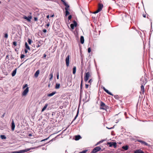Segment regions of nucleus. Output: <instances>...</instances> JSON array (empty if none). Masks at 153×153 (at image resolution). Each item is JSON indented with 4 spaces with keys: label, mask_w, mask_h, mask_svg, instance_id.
<instances>
[{
    "label": "nucleus",
    "mask_w": 153,
    "mask_h": 153,
    "mask_svg": "<svg viewBox=\"0 0 153 153\" xmlns=\"http://www.w3.org/2000/svg\"><path fill=\"white\" fill-rule=\"evenodd\" d=\"M103 7V4L101 3H99L98 5V9L94 12V13H97L100 12L102 9Z\"/></svg>",
    "instance_id": "nucleus-1"
},
{
    "label": "nucleus",
    "mask_w": 153,
    "mask_h": 153,
    "mask_svg": "<svg viewBox=\"0 0 153 153\" xmlns=\"http://www.w3.org/2000/svg\"><path fill=\"white\" fill-rule=\"evenodd\" d=\"M91 76V73L90 72H88L86 73L84 78L85 81V82H87Z\"/></svg>",
    "instance_id": "nucleus-2"
},
{
    "label": "nucleus",
    "mask_w": 153,
    "mask_h": 153,
    "mask_svg": "<svg viewBox=\"0 0 153 153\" xmlns=\"http://www.w3.org/2000/svg\"><path fill=\"white\" fill-rule=\"evenodd\" d=\"M29 91V88L27 87L26 88L24 91L22 93V96H25Z\"/></svg>",
    "instance_id": "nucleus-3"
},
{
    "label": "nucleus",
    "mask_w": 153,
    "mask_h": 153,
    "mask_svg": "<svg viewBox=\"0 0 153 153\" xmlns=\"http://www.w3.org/2000/svg\"><path fill=\"white\" fill-rule=\"evenodd\" d=\"M101 149L99 146H97L94 149L93 151H92V153H95L100 150Z\"/></svg>",
    "instance_id": "nucleus-4"
},
{
    "label": "nucleus",
    "mask_w": 153,
    "mask_h": 153,
    "mask_svg": "<svg viewBox=\"0 0 153 153\" xmlns=\"http://www.w3.org/2000/svg\"><path fill=\"white\" fill-rule=\"evenodd\" d=\"M107 144L109 145L110 147H112V146H113L114 148H116L117 147V143L116 142H108L107 143Z\"/></svg>",
    "instance_id": "nucleus-5"
},
{
    "label": "nucleus",
    "mask_w": 153,
    "mask_h": 153,
    "mask_svg": "<svg viewBox=\"0 0 153 153\" xmlns=\"http://www.w3.org/2000/svg\"><path fill=\"white\" fill-rule=\"evenodd\" d=\"M69 59H70V56H69V55H68L66 57V59H65L66 64V65L67 67H68L69 66Z\"/></svg>",
    "instance_id": "nucleus-6"
},
{
    "label": "nucleus",
    "mask_w": 153,
    "mask_h": 153,
    "mask_svg": "<svg viewBox=\"0 0 153 153\" xmlns=\"http://www.w3.org/2000/svg\"><path fill=\"white\" fill-rule=\"evenodd\" d=\"M23 18L27 20L28 22H30V21L32 19V16L31 15H30L28 17H27L26 16H23Z\"/></svg>",
    "instance_id": "nucleus-7"
},
{
    "label": "nucleus",
    "mask_w": 153,
    "mask_h": 153,
    "mask_svg": "<svg viewBox=\"0 0 153 153\" xmlns=\"http://www.w3.org/2000/svg\"><path fill=\"white\" fill-rule=\"evenodd\" d=\"M77 25V23L75 21H74V23L71 24L70 25V26L71 28L72 29H74V28L75 27H76V26Z\"/></svg>",
    "instance_id": "nucleus-8"
},
{
    "label": "nucleus",
    "mask_w": 153,
    "mask_h": 153,
    "mask_svg": "<svg viewBox=\"0 0 153 153\" xmlns=\"http://www.w3.org/2000/svg\"><path fill=\"white\" fill-rule=\"evenodd\" d=\"M100 108L101 109H105V103L102 102H101Z\"/></svg>",
    "instance_id": "nucleus-9"
},
{
    "label": "nucleus",
    "mask_w": 153,
    "mask_h": 153,
    "mask_svg": "<svg viewBox=\"0 0 153 153\" xmlns=\"http://www.w3.org/2000/svg\"><path fill=\"white\" fill-rule=\"evenodd\" d=\"M111 110V108L108 106H106V111L107 112V114H109Z\"/></svg>",
    "instance_id": "nucleus-10"
},
{
    "label": "nucleus",
    "mask_w": 153,
    "mask_h": 153,
    "mask_svg": "<svg viewBox=\"0 0 153 153\" xmlns=\"http://www.w3.org/2000/svg\"><path fill=\"white\" fill-rule=\"evenodd\" d=\"M28 150H21L19 151H16L14 152L13 153H23L27 152Z\"/></svg>",
    "instance_id": "nucleus-11"
},
{
    "label": "nucleus",
    "mask_w": 153,
    "mask_h": 153,
    "mask_svg": "<svg viewBox=\"0 0 153 153\" xmlns=\"http://www.w3.org/2000/svg\"><path fill=\"white\" fill-rule=\"evenodd\" d=\"M138 142L141 143L142 144H143L145 146H148V144L144 141L140 140H137Z\"/></svg>",
    "instance_id": "nucleus-12"
},
{
    "label": "nucleus",
    "mask_w": 153,
    "mask_h": 153,
    "mask_svg": "<svg viewBox=\"0 0 153 153\" xmlns=\"http://www.w3.org/2000/svg\"><path fill=\"white\" fill-rule=\"evenodd\" d=\"M134 153H145L143 151L140 149H137L135 150Z\"/></svg>",
    "instance_id": "nucleus-13"
},
{
    "label": "nucleus",
    "mask_w": 153,
    "mask_h": 153,
    "mask_svg": "<svg viewBox=\"0 0 153 153\" xmlns=\"http://www.w3.org/2000/svg\"><path fill=\"white\" fill-rule=\"evenodd\" d=\"M15 127V124L13 121L12 123L11 128L13 131H14Z\"/></svg>",
    "instance_id": "nucleus-14"
},
{
    "label": "nucleus",
    "mask_w": 153,
    "mask_h": 153,
    "mask_svg": "<svg viewBox=\"0 0 153 153\" xmlns=\"http://www.w3.org/2000/svg\"><path fill=\"white\" fill-rule=\"evenodd\" d=\"M65 13H66V16L68 15L70 13L68 11V10H69V8H67V7H65Z\"/></svg>",
    "instance_id": "nucleus-15"
},
{
    "label": "nucleus",
    "mask_w": 153,
    "mask_h": 153,
    "mask_svg": "<svg viewBox=\"0 0 153 153\" xmlns=\"http://www.w3.org/2000/svg\"><path fill=\"white\" fill-rule=\"evenodd\" d=\"M84 42V37L82 36H81L80 37V42L81 44H83Z\"/></svg>",
    "instance_id": "nucleus-16"
},
{
    "label": "nucleus",
    "mask_w": 153,
    "mask_h": 153,
    "mask_svg": "<svg viewBox=\"0 0 153 153\" xmlns=\"http://www.w3.org/2000/svg\"><path fill=\"white\" fill-rule=\"evenodd\" d=\"M48 105V104L47 103L45 105V106L42 108V112L44 111L46 109Z\"/></svg>",
    "instance_id": "nucleus-17"
},
{
    "label": "nucleus",
    "mask_w": 153,
    "mask_h": 153,
    "mask_svg": "<svg viewBox=\"0 0 153 153\" xmlns=\"http://www.w3.org/2000/svg\"><path fill=\"white\" fill-rule=\"evenodd\" d=\"M81 136L79 135H78L76 136H75V140H79L81 138Z\"/></svg>",
    "instance_id": "nucleus-18"
},
{
    "label": "nucleus",
    "mask_w": 153,
    "mask_h": 153,
    "mask_svg": "<svg viewBox=\"0 0 153 153\" xmlns=\"http://www.w3.org/2000/svg\"><path fill=\"white\" fill-rule=\"evenodd\" d=\"M16 70H17V69L16 68L12 72V76H15V75H16Z\"/></svg>",
    "instance_id": "nucleus-19"
},
{
    "label": "nucleus",
    "mask_w": 153,
    "mask_h": 153,
    "mask_svg": "<svg viewBox=\"0 0 153 153\" xmlns=\"http://www.w3.org/2000/svg\"><path fill=\"white\" fill-rule=\"evenodd\" d=\"M39 70H38L35 73L34 76L35 77H38L39 74Z\"/></svg>",
    "instance_id": "nucleus-20"
},
{
    "label": "nucleus",
    "mask_w": 153,
    "mask_h": 153,
    "mask_svg": "<svg viewBox=\"0 0 153 153\" xmlns=\"http://www.w3.org/2000/svg\"><path fill=\"white\" fill-rule=\"evenodd\" d=\"M56 93V92H53L51 93L48 94V97H51L53 96L54 94H55Z\"/></svg>",
    "instance_id": "nucleus-21"
},
{
    "label": "nucleus",
    "mask_w": 153,
    "mask_h": 153,
    "mask_svg": "<svg viewBox=\"0 0 153 153\" xmlns=\"http://www.w3.org/2000/svg\"><path fill=\"white\" fill-rule=\"evenodd\" d=\"M122 149H124L125 150H127L128 149V146L127 145L125 146H123L122 147Z\"/></svg>",
    "instance_id": "nucleus-22"
},
{
    "label": "nucleus",
    "mask_w": 153,
    "mask_h": 153,
    "mask_svg": "<svg viewBox=\"0 0 153 153\" xmlns=\"http://www.w3.org/2000/svg\"><path fill=\"white\" fill-rule=\"evenodd\" d=\"M25 46L26 48L29 50H30V48L29 47V46L28 45L27 43L26 42L25 43Z\"/></svg>",
    "instance_id": "nucleus-23"
},
{
    "label": "nucleus",
    "mask_w": 153,
    "mask_h": 153,
    "mask_svg": "<svg viewBox=\"0 0 153 153\" xmlns=\"http://www.w3.org/2000/svg\"><path fill=\"white\" fill-rule=\"evenodd\" d=\"M76 67L74 66L73 67V74H75L76 72Z\"/></svg>",
    "instance_id": "nucleus-24"
},
{
    "label": "nucleus",
    "mask_w": 153,
    "mask_h": 153,
    "mask_svg": "<svg viewBox=\"0 0 153 153\" xmlns=\"http://www.w3.org/2000/svg\"><path fill=\"white\" fill-rule=\"evenodd\" d=\"M141 91L143 93L144 92V86L143 85H142L141 86Z\"/></svg>",
    "instance_id": "nucleus-25"
},
{
    "label": "nucleus",
    "mask_w": 153,
    "mask_h": 153,
    "mask_svg": "<svg viewBox=\"0 0 153 153\" xmlns=\"http://www.w3.org/2000/svg\"><path fill=\"white\" fill-rule=\"evenodd\" d=\"M63 1L64 4L66 6L65 7H67V8H69V6L65 2Z\"/></svg>",
    "instance_id": "nucleus-26"
},
{
    "label": "nucleus",
    "mask_w": 153,
    "mask_h": 153,
    "mask_svg": "<svg viewBox=\"0 0 153 153\" xmlns=\"http://www.w3.org/2000/svg\"><path fill=\"white\" fill-rule=\"evenodd\" d=\"M63 1L64 4L66 6L65 7H67V8H69V6L65 2Z\"/></svg>",
    "instance_id": "nucleus-27"
},
{
    "label": "nucleus",
    "mask_w": 153,
    "mask_h": 153,
    "mask_svg": "<svg viewBox=\"0 0 153 153\" xmlns=\"http://www.w3.org/2000/svg\"><path fill=\"white\" fill-rule=\"evenodd\" d=\"M106 92L107 94H108L110 95H112V96H113V94H112L108 90H107L106 89Z\"/></svg>",
    "instance_id": "nucleus-28"
},
{
    "label": "nucleus",
    "mask_w": 153,
    "mask_h": 153,
    "mask_svg": "<svg viewBox=\"0 0 153 153\" xmlns=\"http://www.w3.org/2000/svg\"><path fill=\"white\" fill-rule=\"evenodd\" d=\"M60 87V84H56V85L55 88L56 89H58Z\"/></svg>",
    "instance_id": "nucleus-29"
},
{
    "label": "nucleus",
    "mask_w": 153,
    "mask_h": 153,
    "mask_svg": "<svg viewBox=\"0 0 153 153\" xmlns=\"http://www.w3.org/2000/svg\"><path fill=\"white\" fill-rule=\"evenodd\" d=\"M28 42L29 44L30 45L32 42V41L29 38L28 39Z\"/></svg>",
    "instance_id": "nucleus-30"
},
{
    "label": "nucleus",
    "mask_w": 153,
    "mask_h": 153,
    "mask_svg": "<svg viewBox=\"0 0 153 153\" xmlns=\"http://www.w3.org/2000/svg\"><path fill=\"white\" fill-rule=\"evenodd\" d=\"M82 81H83V80H82H82H81V85H80V88H81V89H82ZM82 91V90H80V94L81 93Z\"/></svg>",
    "instance_id": "nucleus-31"
},
{
    "label": "nucleus",
    "mask_w": 153,
    "mask_h": 153,
    "mask_svg": "<svg viewBox=\"0 0 153 153\" xmlns=\"http://www.w3.org/2000/svg\"><path fill=\"white\" fill-rule=\"evenodd\" d=\"M39 44H40V42L39 41L37 43V45H36V47L37 48H38V47H39L41 46V45H40Z\"/></svg>",
    "instance_id": "nucleus-32"
},
{
    "label": "nucleus",
    "mask_w": 153,
    "mask_h": 153,
    "mask_svg": "<svg viewBox=\"0 0 153 153\" xmlns=\"http://www.w3.org/2000/svg\"><path fill=\"white\" fill-rule=\"evenodd\" d=\"M103 141H104V140H102V141H100L97 142V143L95 145L97 146V145H99V144H100V143H102Z\"/></svg>",
    "instance_id": "nucleus-33"
},
{
    "label": "nucleus",
    "mask_w": 153,
    "mask_h": 153,
    "mask_svg": "<svg viewBox=\"0 0 153 153\" xmlns=\"http://www.w3.org/2000/svg\"><path fill=\"white\" fill-rule=\"evenodd\" d=\"M49 75L51 76V77L50 78V80H51L52 79L53 77V74L52 73H51Z\"/></svg>",
    "instance_id": "nucleus-34"
},
{
    "label": "nucleus",
    "mask_w": 153,
    "mask_h": 153,
    "mask_svg": "<svg viewBox=\"0 0 153 153\" xmlns=\"http://www.w3.org/2000/svg\"><path fill=\"white\" fill-rule=\"evenodd\" d=\"M13 44L15 46H17V42H13Z\"/></svg>",
    "instance_id": "nucleus-35"
},
{
    "label": "nucleus",
    "mask_w": 153,
    "mask_h": 153,
    "mask_svg": "<svg viewBox=\"0 0 153 153\" xmlns=\"http://www.w3.org/2000/svg\"><path fill=\"white\" fill-rule=\"evenodd\" d=\"M27 84H25V85H23V88L24 89L25 88L27 87Z\"/></svg>",
    "instance_id": "nucleus-36"
},
{
    "label": "nucleus",
    "mask_w": 153,
    "mask_h": 153,
    "mask_svg": "<svg viewBox=\"0 0 153 153\" xmlns=\"http://www.w3.org/2000/svg\"><path fill=\"white\" fill-rule=\"evenodd\" d=\"M87 150H83L82 152H80L79 153H86L87 152Z\"/></svg>",
    "instance_id": "nucleus-37"
},
{
    "label": "nucleus",
    "mask_w": 153,
    "mask_h": 153,
    "mask_svg": "<svg viewBox=\"0 0 153 153\" xmlns=\"http://www.w3.org/2000/svg\"><path fill=\"white\" fill-rule=\"evenodd\" d=\"M25 56V55L24 54H21V55L20 57L21 59L23 58Z\"/></svg>",
    "instance_id": "nucleus-38"
},
{
    "label": "nucleus",
    "mask_w": 153,
    "mask_h": 153,
    "mask_svg": "<svg viewBox=\"0 0 153 153\" xmlns=\"http://www.w3.org/2000/svg\"><path fill=\"white\" fill-rule=\"evenodd\" d=\"M1 137L2 139H5L6 138V137H5V136L4 135H1Z\"/></svg>",
    "instance_id": "nucleus-39"
},
{
    "label": "nucleus",
    "mask_w": 153,
    "mask_h": 153,
    "mask_svg": "<svg viewBox=\"0 0 153 153\" xmlns=\"http://www.w3.org/2000/svg\"><path fill=\"white\" fill-rule=\"evenodd\" d=\"M57 78V79H59V73L57 72L56 74Z\"/></svg>",
    "instance_id": "nucleus-40"
},
{
    "label": "nucleus",
    "mask_w": 153,
    "mask_h": 153,
    "mask_svg": "<svg viewBox=\"0 0 153 153\" xmlns=\"http://www.w3.org/2000/svg\"><path fill=\"white\" fill-rule=\"evenodd\" d=\"M4 37L7 38H8V34L7 33H5L4 35Z\"/></svg>",
    "instance_id": "nucleus-41"
},
{
    "label": "nucleus",
    "mask_w": 153,
    "mask_h": 153,
    "mask_svg": "<svg viewBox=\"0 0 153 153\" xmlns=\"http://www.w3.org/2000/svg\"><path fill=\"white\" fill-rule=\"evenodd\" d=\"M91 48H89L88 49V52L89 53H90L91 52Z\"/></svg>",
    "instance_id": "nucleus-42"
},
{
    "label": "nucleus",
    "mask_w": 153,
    "mask_h": 153,
    "mask_svg": "<svg viewBox=\"0 0 153 153\" xmlns=\"http://www.w3.org/2000/svg\"><path fill=\"white\" fill-rule=\"evenodd\" d=\"M78 111L77 112L76 115V116L75 117V118H74V120H75L76 119V118H77V117L78 116Z\"/></svg>",
    "instance_id": "nucleus-43"
},
{
    "label": "nucleus",
    "mask_w": 153,
    "mask_h": 153,
    "mask_svg": "<svg viewBox=\"0 0 153 153\" xmlns=\"http://www.w3.org/2000/svg\"><path fill=\"white\" fill-rule=\"evenodd\" d=\"M71 18H72V16L71 15L69 16L68 17V19L70 20L71 19Z\"/></svg>",
    "instance_id": "nucleus-44"
},
{
    "label": "nucleus",
    "mask_w": 153,
    "mask_h": 153,
    "mask_svg": "<svg viewBox=\"0 0 153 153\" xmlns=\"http://www.w3.org/2000/svg\"><path fill=\"white\" fill-rule=\"evenodd\" d=\"M92 82V80L91 79H90L88 81V83L91 84V83Z\"/></svg>",
    "instance_id": "nucleus-45"
},
{
    "label": "nucleus",
    "mask_w": 153,
    "mask_h": 153,
    "mask_svg": "<svg viewBox=\"0 0 153 153\" xmlns=\"http://www.w3.org/2000/svg\"><path fill=\"white\" fill-rule=\"evenodd\" d=\"M85 88H88V85H87V84H85Z\"/></svg>",
    "instance_id": "nucleus-46"
},
{
    "label": "nucleus",
    "mask_w": 153,
    "mask_h": 153,
    "mask_svg": "<svg viewBox=\"0 0 153 153\" xmlns=\"http://www.w3.org/2000/svg\"><path fill=\"white\" fill-rule=\"evenodd\" d=\"M43 31L44 33H45L47 32V30L46 29H44Z\"/></svg>",
    "instance_id": "nucleus-47"
},
{
    "label": "nucleus",
    "mask_w": 153,
    "mask_h": 153,
    "mask_svg": "<svg viewBox=\"0 0 153 153\" xmlns=\"http://www.w3.org/2000/svg\"><path fill=\"white\" fill-rule=\"evenodd\" d=\"M34 20L35 21H37L38 20L37 18V17H34Z\"/></svg>",
    "instance_id": "nucleus-48"
},
{
    "label": "nucleus",
    "mask_w": 153,
    "mask_h": 153,
    "mask_svg": "<svg viewBox=\"0 0 153 153\" xmlns=\"http://www.w3.org/2000/svg\"><path fill=\"white\" fill-rule=\"evenodd\" d=\"M25 53H26L27 52V50L26 49H25Z\"/></svg>",
    "instance_id": "nucleus-49"
},
{
    "label": "nucleus",
    "mask_w": 153,
    "mask_h": 153,
    "mask_svg": "<svg viewBox=\"0 0 153 153\" xmlns=\"http://www.w3.org/2000/svg\"><path fill=\"white\" fill-rule=\"evenodd\" d=\"M50 25V24L49 23H48V24H47V25H46V26L47 27H48Z\"/></svg>",
    "instance_id": "nucleus-50"
},
{
    "label": "nucleus",
    "mask_w": 153,
    "mask_h": 153,
    "mask_svg": "<svg viewBox=\"0 0 153 153\" xmlns=\"http://www.w3.org/2000/svg\"><path fill=\"white\" fill-rule=\"evenodd\" d=\"M143 16L145 18V17H146V15H144V14H143Z\"/></svg>",
    "instance_id": "nucleus-51"
},
{
    "label": "nucleus",
    "mask_w": 153,
    "mask_h": 153,
    "mask_svg": "<svg viewBox=\"0 0 153 153\" xmlns=\"http://www.w3.org/2000/svg\"><path fill=\"white\" fill-rule=\"evenodd\" d=\"M106 128H107L109 129H112V128H112V127H111V128H108V127H107Z\"/></svg>",
    "instance_id": "nucleus-52"
},
{
    "label": "nucleus",
    "mask_w": 153,
    "mask_h": 153,
    "mask_svg": "<svg viewBox=\"0 0 153 153\" xmlns=\"http://www.w3.org/2000/svg\"><path fill=\"white\" fill-rule=\"evenodd\" d=\"M46 55L45 54H44V57H46Z\"/></svg>",
    "instance_id": "nucleus-53"
},
{
    "label": "nucleus",
    "mask_w": 153,
    "mask_h": 153,
    "mask_svg": "<svg viewBox=\"0 0 153 153\" xmlns=\"http://www.w3.org/2000/svg\"><path fill=\"white\" fill-rule=\"evenodd\" d=\"M49 15L47 16V18L48 19L49 18Z\"/></svg>",
    "instance_id": "nucleus-54"
},
{
    "label": "nucleus",
    "mask_w": 153,
    "mask_h": 153,
    "mask_svg": "<svg viewBox=\"0 0 153 153\" xmlns=\"http://www.w3.org/2000/svg\"><path fill=\"white\" fill-rule=\"evenodd\" d=\"M6 57L7 58H9V56L8 55H7Z\"/></svg>",
    "instance_id": "nucleus-55"
},
{
    "label": "nucleus",
    "mask_w": 153,
    "mask_h": 153,
    "mask_svg": "<svg viewBox=\"0 0 153 153\" xmlns=\"http://www.w3.org/2000/svg\"><path fill=\"white\" fill-rule=\"evenodd\" d=\"M47 139H44V140H42L41 141H45V140H47Z\"/></svg>",
    "instance_id": "nucleus-56"
},
{
    "label": "nucleus",
    "mask_w": 153,
    "mask_h": 153,
    "mask_svg": "<svg viewBox=\"0 0 153 153\" xmlns=\"http://www.w3.org/2000/svg\"><path fill=\"white\" fill-rule=\"evenodd\" d=\"M103 89L105 91V88L104 87H103Z\"/></svg>",
    "instance_id": "nucleus-57"
},
{
    "label": "nucleus",
    "mask_w": 153,
    "mask_h": 153,
    "mask_svg": "<svg viewBox=\"0 0 153 153\" xmlns=\"http://www.w3.org/2000/svg\"><path fill=\"white\" fill-rule=\"evenodd\" d=\"M53 16H54V15H51L50 16H51V17H53Z\"/></svg>",
    "instance_id": "nucleus-58"
},
{
    "label": "nucleus",
    "mask_w": 153,
    "mask_h": 153,
    "mask_svg": "<svg viewBox=\"0 0 153 153\" xmlns=\"http://www.w3.org/2000/svg\"><path fill=\"white\" fill-rule=\"evenodd\" d=\"M118 96L117 95V96H114V97L115 98H117V96Z\"/></svg>",
    "instance_id": "nucleus-59"
},
{
    "label": "nucleus",
    "mask_w": 153,
    "mask_h": 153,
    "mask_svg": "<svg viewBox=\"0 0 153 153\" xmlns=\"http://www.w3.org/2000/svg\"><path fill=\"white\" fill-rule=\"evenodd\" d=\"M29 136H32V134H29Z\"/></svg>",
    "instance_id": "nucleus-60"
},
{
    "label": "nucleus",
    "mask_w": 153,
    "mask_h": 153,
    "mask_svg": "<svg viewBox=\"0 0 153 153\" xmlns=\"http://www.w3.org/2000/svg\"><path fill=\"white\" fill-rule=\"evenodd\" d=\"M1 3V1H0V4Z\"/></svg>",
    "instance_id": "nucleus-61"
}]
</instances>
